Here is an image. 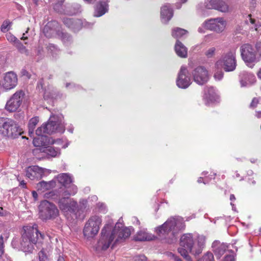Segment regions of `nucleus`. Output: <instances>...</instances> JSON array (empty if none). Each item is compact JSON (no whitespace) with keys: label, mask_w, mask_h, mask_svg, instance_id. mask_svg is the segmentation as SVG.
Here are the masks:
<instances>
[{"label":"nucleus","mask_w":261,"mask_h":261,"mask_svg":"<svg viewBox=\"0 0 261 261\" xmlns=\"http://www.w3.org/2000/svg\"><path fill=\"white\" fill-rule=\"evenodd\" d=\"M48 145L45 147L43 148V150L41 152L44 153V155L47 158H56L59 156L61 154V150L59 148H55Z\"/></svg>","instance_id":"obj_26"},{"label":"nucleus","mask_w":261,"mask_h":261,"mask_svg":"<svg viewBox=\"0 0 261 261\" xmlns=\"http://www.w3.org/2000/svg\"><path fill=\"white\" fill-rule=\"evenodd\" d=\"M54 179L64 187L61 194L62 198L69 197L70 196L74 195L76 193L77 191V187L72 184L73 178L70 174L67 173L59 174Z\"/></svg>","instance_id":"obj_7"},{"label":"nucleus","mask_w":261,"mask_h":261,"mask_svg":"<svg viewBox=\"0 0 261 261\" xmlns=\"http://www.w3.org/2000/svg\"><path fill=\"white\" fill-rule=\"evenodd\" d=\"M11 23L8 21H5L1 26V31L3 32H6L8 31L11 27Z\"/></svg>","instance_id":"obj_42"},{"label":"nucleus","mask_w":261,"mask_h":261,"mask_svg":"<svg viewBox=\"0 0 261 261\" xmlns=\"http://www.w3.org/2000/svg\"><path fill=\"white\" fill-rule=\"evenodd\" d=\"M17 84V77L13 72H8L5 75L2 81V87L6 90L14 88Z\"/></svg>","instance_id":"obj_22"},{"label":"nucleus","mask_w":261,"mask_h":261,"mask_svg":"<svg viewBox=\"0 0 261 261\" xmlns=\"http://www.w3.org/2000/svg\"><path fill=\"white\" fill-rule=\"evenodd\" d=\"M208 178L207 177H205L204 179H203L202 177H199L198 178V183L203 182L204 184H205L207 182H208Z\"/></svg>","instance_id":"obj_51"},{"label":"nucleus","mask_w":261,"mask_h":261,"mask_svg":"<svg viewBox=\"0 0 261 261\" xmlns=\"http://www.w3.org/2000/svg\"><path fill=\"white\" fill-rule=\"evenodd\" d=\"M20 53L21 54L28 55L29 51L26 47L19 41H17L16 44L15 45Z\"/></svg>","instance_id":"obj_38"},{"label":"nucleus","mask_w":261,"mask_h":261,"mask_svg":"<svg viewBox=\"0 0 261 261\" xmlns=\"http://www.w3.org/2000/svg\"><path fill=\"white\" fill-rule=\"evenodd\" d=\"M155 238L153 234L148 233L146 230H142L137 233L134 239L136 241H145L153 240Z\"/></svg>","instance_id":"obj_29"},{"label":"nucleus","mask_w":261,"mask_h":261,"mask_svg":"<svg viewBox=\"0 0 261 261\" xmlns=\"http://www.w3.org/2000/svg\"><path fill=\"white\" fill-rule=\"evenodd\" d=\"M85 2L88 3H94L96 0H84Z\"/></svg>","instance_id":"obj_58"},{"label":"nucleus","mask_w":261,"mask_h":261,"mask_svg":"<svg viewBox=\"0 0 261 261\" xmlns=\"http://www.w3.org/2000/svg\"><path fill=\"white\" fill-rule=\"evenodd\" d=\"M214 77L216 80H221L223 77V72L221 70H218L214 73Z\"/></svg>","instance_id":"obj_43"},{"label":"nucleus","mask_w":261,"mask_h":261,"mask_svg":"<svg viewBox=\"0 0 261 261\" xmlns=\"http://www.w3.org/2000/svg\"><path fill=\"white\" fill-rule=\"evenodd\" d=\"M55 196V192L54 191H51L49 192L45 193L44 195V197L45 198L48 199H54Z\"/></svg>","instance_id":"obj_47"},{"label":"nucleus","mask_w":261,"mask_h":261,"mask_svg":"<svg viewBox=\"0 0 261 261\" xmlns=\"http://www.w3.org/2000/svg\"><path fill=\"white\" fill-rule=\"evenodd\" d=\"M173 10L170 4L164 5L161 9V20L163 23H167L173 16Z\"/></svg>","instance_id":"obj_24"},{"label":"nucleus","mask_w":261,"mask_h":261,"mask_svg":"<svg viewBox=\"0 0 261 261\" xmlns=\"http://www.w3.org/2000/svg\"><path fill=\"white\" fill-rule=\"evenodd\" d=\"M133 230L132 227H124L121 223H117L113 228L111 223L106 224L101 230V236L97 242L96 249L105 250L111 245L113 247L114 245L123 242L128 238Z\"/></svg>","instance_id":"obj_1"},{"label":"nucleus","mask_w":261,"mask_h":261,"mask_svg":"<svg viewBox=\"0 0 261 261\" xmlns=\"http://www.w3.org/2000/svg\"><path fill=\"white\" fill-rule=\"evenodd\" d=\"M98 199V198L95 195H93L91 197H89L88 198V202L90 201H96Z\"/></svg>","instance_id":"obj_53"},{"label":"nucleus","mask_w":261,"mask_h":261,"mask_svg":"<svg viewBox=\"0 0 261 261\" xmlns=\"http://www.w3.org/2000/svg\"><path fill=\"white\" fill-rule=\"evenodd\" d=\"M203 98L205 104L207 105L218 102L219 100L218 93L213 87H207L205 88Z\"/></svg>","instance_id":"obj_23"},{"label":"nucleus","mask_w":261,"mask_h":261,"mask_svg":"<svg viewBox=\"0 0 261 261\" xmlns=\"http://www.w3.org/2000/svg\"><path fill=\"white\" fill-rule=\"evenodd\" d=\"M174 49L178 56L181 58L187 57L188 50L187 47L178 40L176 41L175 44Z\"/></svg>","instance_id":"obj_31"},{"label":"nucleus","mask_w":261,"mask_h":261,"mask_svg":"<svg viewBox=\"0 0 261 261\" xmlns=\"http://www.w3.org/2000/svg\"><path fill=\"white\" fill-rule=\"evenodd\" d=\"M44 236L39 232L36 224L23 226L21 242V248L24 252L32 253L34 245L41 243Z\"/></svg>","instance_id":"obj_5"},{"label":"nucleus","mask_w":261,"mask_h":261,"mask_svg":"<svg viewBox=\"0 0 261 261\" xmlns=\"http://www.w3.org/2000/svg\"><path fill=\"white\" fill-rule=\"evenodd\" d=\"M241 54L243 61L246 65L252 68L254 64L257 62L256 54L252 46L249 44H245L241 47Z\"/></svg>","instance_id":"obj_13"},{"label":"nucleus","mask_w":261,"mask_h":261,"mask_svg":"<svg viewBox=\"0 0 261 261\" xmlns=\"http://www.w3.org/2000/svg\"><path fill=\"white\" fill-rule=\"evenodd\" d=\"M246 22L247 23H250L253 25V28H254L257 33L261 35V25L259 23H256L255 20L251 17V15L250 14L247 16L246 19Z\"/></svg>","instance_id":"obj_34"},{"label":"nucleus","mask_w":261,"mask_h":261,"mask_svg":"<svg viewBox=\"0 0 261 261\" xmlns=\"http://www.w3.org/2000/svg\"><path fill=\"white\" fill-rule=\"evenodd\" d=\"M39 211V217L43 220L55 219L59 215L56 205L45 200L40 202Z\"/></svg>","instance_id":"obj_10"},{"label":"nucleus","mask_w":261,"mask_h":261,"mask_svg":"<svg viewBox=\"0 0 261 261\" xmlns=\"http://www.w3.org/2000/svg\"><path fill=\"white\" fill-rule=\"evenodd\" d=\"M187 34L188 31L187 30L179 28H174L172 31V37L176 39L180 38Z\"/></svg>","instance_id":"obj_33"},{"label":"nucleus","mask_w":261,"mask_h":261,"mask_svg":"<svg viewBox=\"0 0 261 261\" xmlns=\"http://www.w3.org/2000/svg\"><path fill=\"white\" fill-rule=\"evenodd\" d=\"M16 240H13L12 241V246H13L14 247H14V245H15V243H16Z\"/></svg>","instance_id":"obj_64"},{"label":"nucleus","mask_w":261,"mask_h":261,"mask_svg":"<svg viewBox=\"0 0 261 261\" xmlns=\"http://www.w3.org/2000/svg\"><path fill=\"white\" fill-rule=\"evenodd\" d=\"M45 133H46V129H45L44 124L40 127H38L36 130V134L37 136H45V135H43Z\"/></svg>","instance_id":"obj_41"},{"label":"nucleus","mask_w":261,"mask_h":261,"mask_svg":"<svg viewBox=\"0 0 261 261\" xmlns=\"http://www.w3.org/2000/svg\"><path fill=\"white\" fill-rule=\"evenodd\" d=\"M88 201L82 199L79 204L69 197L61 198L58 201V206L68 219H74L80 217L87 206Z\"/></svg>","instance_id":"obj_4"},{"label":"nucleus","mask_w":261,"mask_h":261,"mask_svg":"<svg viewBox=\"0 0 261 261\" xmlns=\"http://www.w3.org/2000/svg\"><path fill=\"white\" fill-rule=\"evenodd\" d=\"M205 239L204 236H198L194 241L191 234H184L180 240L178 252L187 261H192L188 251L195 256L199 255L205 247Z\"/></svg>","instance_id":"obj_3"},{"label":"nucleus","mask_w":261,"mask_h":261,"mask_svg":"<svg viewBox=\"0 0 261 261\" xmlns=\"http://www.w3.org/2000/svg\"><path fill=\"white\" fill-rule=\"evenodd\" d=\"M199 261H215L214 255L211 251H207L203 254Z\"/></svg>","instance_id":"obj_37"},{"label":"nucleus","mask_w":261,"mask_h":261,"mask_svg":"<svg viewBox=\"0 0 261 261\" xmlns=\"http://www.w3.org/2000/svg\"><path fill=\"white\" fill-rule=\"evenodd\" d=\"M98 210L103 213H105L107 212V206L106 204L102 202H98L96 204Z\"/></svg>","instance_id":"obj_44"},{"label":"nucleus","mask_w":261,"mask_h":261,"mask_svg":"<svg viewBox=\"0 0 261 261\" xmlns=\"http://www.w3.org/2000/svg\"><path fill=\"white\" fill-rule=\"evenodd\" d=\"M22 133V129L15 120L8 117H0V134L2 136L16 138Z\"/></svg>","instance_id":"obj_6"},{"label":"nucleus","mask_w":261,"mask_h":261,"mask_svg":"<svg viewBox=\"0 0 261 261\" xmlns=\"http://www.w3.org/2000/svg\"><path fill=\"white\" fill-rule=\"evenodd\" d=\"M216 52V48L215 47H211L205 51L204 55L205 56L208 58H212L215 55Z\"/></svg>","instance_id":"obj_40"},{"label":"nucleus","mask_w":261,"mask_h":261,"mask_svg":"<svg viewBox=\"0 0 261 261\" xmlns=\"http://www.w3.org/2000/svg\"><path fill=\"white\" fill-rule=\"evenodd\" d=\"M185 227L184 220L178 216L169 218L162 225L155 228L158 236L169 243L175 242L180 231Z\"/></svg>","instance_id":"obj_2"},{"label":"nucleus","mask_w":261,"mask_h":261,"mask_svg":"<svg viewBox=\"0 0 261 261\" xmlns=\"http://www.w3.org/2000/svg\"><path fill=\"white\" fill-rule=\"evenodd\" d=\"M257 76L258 78L261 79V68L259 69V70L257 72Z\"/></svg>","instance_id":"obj_59"},{"label":"nucleus","mask_w":261,"mask_h":261,"mask_svg":"<svg viewBox=\"0 0 261 261\" xmlns=\"http://www.w3.org/2000/svg\"><path fill=\"white\" fill-rule=\"evenodd\" d=\"M50 173L49 170L38 166L28 167L25 170V175L31 180L39 179L46 174Z\"/></svg>","instance_id":"obj_16"},{"label":"nucleus","mask_w":261,"mask_h":261,"mask_svg":"<svg viewBox=\"0 0 261 261\" xmlns=\"http://www.w3.org/2000/svg\"><path fill=\"white\" fill-rule=\"evenodd\" d=\"M236 199V198L234 197V195L233 194L230 195V200L232 201Z\"/></svg>","instance_id":"obj_57"},{"label":"nucleus","mask_w":261,"mask_h":261,"mask_svg":"<svg viewBox=\"0 0 261 261\" xmlns=\"http://www.w3.org/2000/svg\"><path fill=\"white\" fill-rule=\"evenodd\" d=\"M23 97L24 93L22 91H16L6 102L5 110L9 113L17 111L22 104Z\"/></svg>","instance_id":"obj_14"},{"label":"nucleus","mask_w":261,"mask_h":261,"mask_svg":"<svg viewBox=\"0 0 261 261\" xmlns=\"http://www.w3.org/2000/svg\"><path fill=\"white\" fill-rule=\"evenodd\" d=\"M64 24L68 28L71 29L74 32L79 31L82 29V26L85 28H91L93 24L87 21H83L81 19H74L71 18H67L64 19Z\"/></svg>","instance_id":"obj_20"},{"label":"nucleus","mask_w":261,"mask_h":261,"mask_svg":"<svg viewBox=\"0 0 261 261\" xmlns=\"http://www.w3.org/2000/svg\"><path fill=\"white\" fill-rule=\"evenodd\" d=\"M139 259L141 261H146V257L144 255H140L138 256Z\"/></svg>","instance_id":"obj_55"},{"label":"nucleus","mask_w":261,"mask_h":261,"mask_svg":"<svg viewBox=\"0 0 261 261\" xmlns=\"http://www.w3.org/2000/svg\"><path fill=\"white\" fill-rule=\"evenodd\" d=\"M9 235L8 233L6 232L4 233L3 234L1 235L0 236V256H2V255L4 252V238H5L6 239L8 238Z\"/></svg>","instance_id":"obj_39"},{"label":"nucleus","mask_w":261,"mask_h":261,"mask_svg":"<svg viewBox=\"0 0 261 261\" xmlns=\"http://www.w3.org/2000/svg\"><path fill=\"white\" fill-rule=\"evenodd\" d=\"M40 261H47V256L43 250H41L38 253Z\"/></svg>","instance_id":"obj_45"},{"label":"nucleus","mask_w":261,"mask_h":261,"mask_svg":"<svg viewBox=\"0 0 261 261\" xmlns=\"http://www.w3.org/2000/svg\"><path fill=\"white\" fill-rule=\"evenodd\" d=\"M59 25L56 21L48 22L44 27L43 33L47 38H52L56 36L60 37L64 42L69 41L70 36L66 33L60 31Z\"/></svg>","instance_id":"obj_12"},{"label":"nucleus","mask_w":261,"mask_h":261,"mask_svg":"<svg viewBox=\"0 0 261 261\" xmlns=\"http://www.w3.org/2000/svg\"><path fill=\"white\" fill-rule=\"evenodd\" d=\"M226 25V21L221 17L211 19L203 23V27L204 28L218 33L224 31Z\"/></svg>","instance_id":"obj_15"},{"label":"nucleus","mask_w":261,"mask_h":261,"mask_svg":"<svg viewBox=\"0 0 261 261\" xmlns=\"http://www.w3.org/2000/svg\"><path fill=\"white\" fill-rule=\"evenodd\" d=\"M237 67V60L236 58V50H231L222 56L216 64L217 68L223 67L226 72L234 71Z\"/></svg>","instance_id":"obj_8"},{"label":"nucleus","mask_w":261,"mask_h":261,"mask_svg":"<svg viewBox=\"0 0 261 261\" xmlns=\"http://www.w3.org/2000/svg\"><path fill=\"white\" fill-rule=\"evenodd\" d=\"M256 81L255 76L251 73L243 72L241 75L240 84L241 87H247L254 84Z\"/></svg>","instance_id":"obj_25"},{"label":"nucleus","mask_w":261,"mask_h":261,"mask_svg":"<svg viewBox=\"0 0 261 261\" xmlns=\"http://www.w3.org/2000/svg\"><path fill=\"white\" fill-rule=\"evenodd\" d=\"M39 121V118L38 117H34L32 118L29 122L28 127H29V134L30 137H32L34 134V130L36 127V125Z\"/></svg>","instance_id":"obj_32"},{"label":"nucleus","mask_w":261,"mask_h":261,"mask_svg":"<svg viewBox=\"0 0 261 261\" xmlns=\"http://www.w3.org/2000/svg\"><path fill=\"white\" fill-rule=\"evenodd\" d=\"M6 37L9 41L14 43L15 45L16 44L17 41H19L11 33H8L6 35Z\"/></svg>","instance_id":"obj_46"},{"label":"nucleus","mask_w":261,"mask_h":261,"mask_svg":"<svg viewBox=\"0 0 261 261\" xmlns=\"http://www.w3.org/2000/svg\"><path fill=\"white\" fill-rule=\"evenodd\" d=\"M68 130L71 133H72L73 131V128L72 127H69L68 128Z\"/></svg>","instance_id":"obj_61"},{"label":"nucleus","mask_w":261,"mask_h":261,"mask_svg":"<svg viewBox=\"0 0 261 261\" xmlns=\"http://www.w3.org/2000/svg\"><path fill=\"white\" fill-rule=\"evenodd\" d=\"M177 86L182 89L188 88L191 84V79L187 69L182 66L176 80Z\"/></svg>","instance_id":"obj_19"},{"label":"nucleus","mask_w":261,"mask_h":261,"mask_svg":"<svg viewBox=\"0 0 261 261\" xmlns=\"http://www.w3.org/2000/svg\"><path fill=\"white\" fill-rule=\"evenodd\" d=\"M47 48L48 52L53 56L56 55L60 52V49L53 44H49Z\"/></svg>","instance_id":"obj_36"},{"label":"nucleus","mask_w":261,"mask_h":261,"mask_svg":"<svg viewBox=\"0 0 261 261\" xmlns=\"http://www.w3.org/2000/svg\"><path fill=\"white\" fill-rule=\"evenodd\" d=\"M212 247L216 257L220 258L224 253L227 246L225 244H220L219 242L215 241L213 243Z\"/></svg>","instance_id":"obj_30"},{"label":"nucleus","mask_w":261,"mask_h":261,"mask_svg":"<svg viewBox=\"0 0 261 261\" xmlns=\"http://www.w3.org/2000/svg\"><path fill=\"white\" fill-rule=\"evenodd\" d=\"M43 84L42 81H40L38 84L37 88L39 89V90H42V91L43 92L44 98H54V95L52 93H51L50 92L46 90L44 91Z\"/></svg>","instance_id":"obj_35"},{"label":"nucleus","mask_w":261,"mask_h":261,"mask_svg":"<svg viewBox=\"0 0 261 261\" xmlns=\"http://www.w3.org/2000/svg\"><path fill=\"white\" fill-rule=\"evenodd\" d=\"M56 181L53 180L48 182L41 181L37 184L36 188L37 191L40 192H44L46 191L50 190L56 187Z\"/></svg>","instance_id":"obj_27"},{"label":"nucleus","mask_w":261,"mask_h":261,"mask_svg":"<svg viewBox=\"0 0 261 261\" xmlns=\"http://www.w3.org/2000/svg\"><path fill=\"white\" fill-rule=\"evenodd\" d=\"M108 0H102L100 1L96 6L94 16L95 17H100L105 14L108 10Z\"/></svg>","instance_id":"obj_28"},{"label":"nucleus","mask_w":261,"mask_h":261,"mask_svg":"<svg viewBox=\"0 0 261 261\" xmlns=\"http://www.w3.org/2000/svg\"><path fill=\"white\" fill-rule=\"evenodd\" d=\"M192 75L194 82L200 85L205 84L210 78L208 70L203 66H198L195 68Z\"/></svg>","instance_id":"obj_18"},{"label":"nucleus","mask_w":261,"mask_h":261,"mask_svg":"<svg viewBox=\"0 0 261 261\" xmlns=\"http://www.w3.org/2000/svg\"><path fill=\"white\" fill-rule=\"evenodd\" d=\"M25 33L23 34L22 37L21 38L22 40H24L27 38V37H25Z\"/></svg>","instance_id":"obj_62"},{"label":"nucleus","mask_w":261,"mask_h":261,"mask_svg":"<svg viewBox=\"0 0 261 261\" xmlns=\"http://www.w3.org/2000/svg\"><path fill=\"white\" fill-rule=\"evenodd\" d=\"M58 261H65L63 257L60 256L58 258Z\"/></svg>","instance_id":"obj_60"},{"label":"nucleus","mask_w":261,"mask_h":261,"mask_svg":"<svg viewBox=\"0 0 261 261\" xmlns=\"http://www.w3.org/2000/svg\"><path fill=\"white\" fill-rule=\"evenodd\" d=\"M8 214V212L4 210L2 207H0V216H5Z\"/></svg>","instance_id":"obj_52"},{"label":"nucleus","mask_w":261,"mask_h":261,"mask_svg":"<svg viewBox=\"0 0 261 261\" xmlns=\"http://www.w3.org/2000/svg\"><path fill=\"white\" fill-rule=\"evenodd\" d=\"M56 1H57L58 3H59V4H62V3L64 2V0H56Z\"/></svg>","instance_id":"obj_63"},{"label":"nucleus","mask_w":261,"mask_h":261,"mask_svg":"<svg viewBox=\"0 0 261 261\" xmlns=\"http://www.w3.org/2000/svg\"><path fill=\"white\" fill-rule=\"evenodd\" d=\"M172 256L175 261H182L181 260V259H180L179 258H178V257L176 256L175 255H174L173 254L172 255Z\"/></svg>","instance_id":"obj_56"},{"label":"nucleus","mask_w":261,"mask_h":261,"mask_svg":"<svg viewBox=\"0 0 261 261\" xmlns=\"http://www.w3.org/2000/svg\"><path fill=\"white\" fill-rule=\"evenodd\" d=\"M223 261H235L234 255L233 254L226 255Z\"/></svg>","instance_id":"obj_48"},{"label":"nucleus","mask_w":261,"mask_h":261,"mask_svg":"<svg viewBox=\"0 0 261 261\" xmlns=\"http://www.w3.org/2000/svg\"><path fill=\"white\" fill-rule=\"evenodd\" d=\"M258 103V99L254 98L252 100V102L250 104V107H252V108H254L256 106V105H257Z\"/></svg>","instance_id":"obj_50"},{"label":"nucleus","mask_w":261,"mask_h":261,"mask_svg":"<svg viewBox=\"0 0 261 261\" xmlns=\"http://www.w3.org/2000/svg\"><path fill=\"white\" fill-rule=\"evenodd\" d=\"M102 223L100 217L94 215L91 216L86 222L83 229V234L87 239L94 237L98 232Z\"/></svg>","instance_id":"obj_9"},{"label":"nucleus","mask_w":261,"mask_h":261,"mask_svg":"<svg viewBox=\"0 0 261 261\" xmlns=\"http://www.w3.org/2000/svg\"><path fill=\"white\" fill-rule=\"evenodd\" d=\"M205 7L209 9H215L223 13H227L229 11L228 4L220 0H205Z\"/></svg>","instance_id":"obj_21"},{"label":"nucleus","mask_w":261,"mask_h":261,"mask_svg":"<svg viewBox=\"0 0 261 261\" xmlns=\"http://www.w3.org/2000/svg\"><path fill=\"white\" fill-rule=\"evenodd\" d=\"M32 196H33V197H34V199L35 200H36L37 199L38 194H37V193L36 191H33L32 192Z\"/></svg>","instance_id":"obj_54"},{"label":"nucleus","mask_w":261,"mask_h":261,"mask_svg":"<svg viewBox=\"0 0 261 261\" xmlns=\"http://www.w3.org/2000/svg\"><path fill=\"white\" fill-rule=\"evenodd\" d=\"M21 74L22 76H25L27 79H29L30 77V73L25 69H22L21 71Z\"/></svg>","instance_id":"obj_49"},{"label":"nucleus","mask_w":261,"mask_h":261,"mask_svg":"<svg viewBox=\"0 0 261 261\" xmlns=\"http://www.w3.org/2000/svg\"><path fill=\"white\" fill-rule=\"evenodd\" d=\"M61 142V140L60 139L55 140L51 137L47 136H37L33 140V144L38 148H37L34 151L39 150L41 152L43 150V148L45 147L47 145H53L55 143L59 144Z\"/></svg>","instance_id":"obj_17"},{"label":"nucleus","mask_w":261,"mask_h":261,"mask_svg":"<svg viewBox=\"0 0 261 261\" xmlns=\"http://www.w3.org/2000/svg\"><path fill=\"white\" fill-rule=\"evenodd\" d=\"M44 124L46 129V134H52L56 133L62 134L65 131L63 116L62 114L50 116L47 123Z\"/></svg>","instance_id":"obj_11"}]
</instances>
